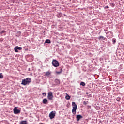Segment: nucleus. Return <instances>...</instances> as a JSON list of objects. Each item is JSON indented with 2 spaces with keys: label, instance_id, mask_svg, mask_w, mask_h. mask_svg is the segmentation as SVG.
<instances>
[{
  "label": "nucleus",
  "instance_id": "1",
  "mask_svg": "<svg viewBox=\"0 0 124 124\" xmlns=\"http://www.w3.org/2000/svg\"><path fill=\"white\" fill-rule=\"evenodd\" d=\"M31 82V79L30 78H26V79H23L22 80L21 85L23 86H26V85H29L30 83Z\"/></svg>",
  "mask_w": 124,
  "mask_h": 124
},
{
  "label": "nucleus",
  "instance_id": "2",
  "mask_svg": "<svg viewBox=\"0 0 124 124\" xmlns=\"http://www.w3.org/2000/svg\"><path fill=\"white\" fill-rule=\"evenodd\" d=\"M72 105L73 108L72 110V112L73 115L76 114V110H77V105L75 103V102H72Z\"/></svg>",
  "mask_w": 124,
  "mask_h": 124
},
{
  "label": "nucleus",
  "instance_id": "3",
  "mask_svg": "<svg viewBox=\"0 0 124 124\" xmlns=\"http://www.w3.org/2000/svg\"><path fill=\"white\" fill-rule=\"evenodd\" d=\"M52 64L53 66H54V67H58V66H59L60 64L59 63V62L57 61V60L54 59L52 61Z\"/></svg>",
  "mask_w": 124,
  "mask_h": 124
},
{
  "label": "nucleus",
  "instance_id": "4",
  "mask_svg": "<svg viewBox=\"0 0 124 124\" xmlns=\"http://www.w3.org/2000/svg\"><path fill=\"white\" fill-rule=\"evenodd\" d=\"M47 98L49 100H53L54 96L53 95V93L52 92H50L48 93Z\"/></svg>",
  "mask_w": 124,
  "mask_h": 124
},
{
  "label": "nucleus",
  "instance_id": "5",
  "mask_svg": "<svg viewBox=\"0 0 124 124\" xmlns=\"http://www.w3.org/2000/svg\"><path fill=\"white\" fill-rule=\"evenodd\" d=\"M13 111L14 114H20V113H21V110H20V109H17V107H15Z\"/></svg>",
  "mask_w": 124,
  "mask_h": 124
},
{
  "label": "nucleus",
  "instance_id": "6",
  "mask_svg": "<svg viewBox=\"0 0 124 124\" xmlns=\"http://www.w3.org/2000/svg\"><path fill=\"white\" fill-rule=\"evenodd\" d=\"M55 116H56V114H55V113H54V111H51L49 115V117L51 120H52V119H54Z\"/></svg>",
  "mask_w": 124,
  "mask_h": 124
},
{
  "label": "nucleus",
  "instance_id": "7",
  "mask_svg": "<svg viewBox=\"0 0 124 124\" xmlns=\"http://www.w3.org/2000/svg\"><path fill=\"white\" fill-rule=\"evenodd\" d=\"M14 50H15V51L16 52V53H18L19 52L18 50H22V47L16 46L14 48Z\"/></svg>",
  "mask_w": 124,
  "mask_h": 124
},
{
  "label": "nucleus",
  "instance_id": "8",
  "mask_svg": "<svg viewBox=\"0 0 124 124\" xmlns=\"http://www.w3.org/2000/svg\"><path fill=\"white\" fill-rule=\"evenodd\" d=\"M83 118V116L81 115L78 114L76 116L77 121H80V119H82Z\"/></svg>",
  "mask_w": 124,
  "mask_h": 124
},
{
  "label": "nucleus",
  "instance_id": "9",
  "mask_svg": "<svg viewBox=\"0 0 124 124\" xmlns=\"http://www.w3.org/2000/svg\"><path fill=\"white\" fill-rule=\"evenodd\" d=\"M55 85H60V84L61 83V81L58 79H55Z\"/></svg>",
  "mask_w": 124,
  "mask_h": 124
},
{
  "label": "nucleus",
  "instance_id": "10",
  "mask_svg": "<svg viewBox=\"0 0 124 124\" xmlns=\"http://www.w3.org/2000/svg\"><path fill=\"white\" fill-rule=\"evenodd\" d=\"M43 103L44 104H48V100L47 99L45 98L43 100Z\"/></svg>",
  "mask_w": 124,
  "mask_h": 124
},
{
  "label": "nucleus",
  "instance_id": "11",
  "mask_svg": "<svg viewBox=\"0 0 124 124\" xmlns=\"http://www.w3.org/2000/svg\"><path fill=\"white\" fill-rule=\"evenodd\" d=\"M106 38L104 37H103V36H100L99 37H98V39L99 40H105Z\"/></svg>",
  "mask_w": 124,
  "mask_h": 124
},
{
  "label": "nucleus",
  "instance_id": "12",
  "mask_svg": "<svg viewBox=\"0 0 124 124\" xmlns=\"http://www.w3.org/2000/svg\"><path fill=\"white\" fill-rule=\"evenodd\" d=\"M51 75V72L48 71L46 72L45 76H49V75Z\"/></svg>",
  "mask_w": 124,
  "mask_h": 124
},
{
  "label": "nucleus",
  "instance_id": "13",
  "mask_svg": "<svg viewBox=\"0 0 124 124\" xmlns=\"http://www.w3.org/2000/svg\"><path fill=\"white\" fill-rule=\"evenodd\" d=\"M62 68H60V71H56L57 74H61L62 73Z\"/></svg>",
  "mask_w": 124,
  "mask_h": 124
},
{
  "label": "nucleus",
  "instance_id": "14",
  "mask_svg": "<svg viewBox=\"0 0 124 124\" xmlns=\"http://www.w3.org/2000/svg\"><path fill=\"white\" fill-rule=\"evenodd\" d=\"M45 43L50 44V43H51V40H50L49 39H46V40L45 41Z\"/></svg>",
  "mask_w": 124,
  "mask_h": 124
},
{
  "label": "nucleus",
  "instance_id": "15",
  "mask_svg": "<svg viewBox=\"0 0 124 124\" xmlns=\"http://www.w3.org/2000/svg\"><path fill=\"white\" fill-rule=\"evenodd\" d=\"M20 124H28V123H27V121H21Z\"/></svg>",
  "mask_w": 124,
  "mask_h": 124
},
{
  "label": "nucleus",
  "instance_id": "16",
  "mask_svg": "<svg viewBox=\"0 0 124 124\" xmlns=\"http://www.w3.org/2000/svg\"><path fill=\"white\" fill-rule=\"evenodd\" d=\"M80 86H82L83 87H85V86H86V83H85V82H81L80 84Z\"/></svg>",
  "mask_w": 124,
  "mask_h": 124
},
{
  "label": "nucleus",
  "instance_id": "17",
  "mask_svg": "<svg viewBox=\"0 0 124 124\" xmlns=\"http://www.w3.org/2000/svg\"><path fill=\"white\" fill-rule=\"evenodd\" d=\"M109 33L111 34L110 35L111 36L113 35V32L112 31H108L106 33V34H109Z\"/></svg>",
  "mask_w": 124,
  "mask_h": 124
},
{
  "label": "nucleus",
  "instance_id": "18",
  "mask_svg": "<svg viewBox=\"0 0 124 124\" xmlns=\"http://www.w3.org/2000/svg\"><path fill=\"white\" fill-rule=\"evenodd\" d=\"M65 98L66 100H69V99H70V96H69V95H66Z\"/></svg>",
  "mask_w": 124,
  "mask_h": 124
},
{
  "label": "nucleus",
  "instance_id": "19",
  "mask_svg": "<svg viewBox=\"0 0 124 124\" xmlns=\"http://www.w3.org/2000/svg\"><path fill=\"white\" fill-rule=\"evenodd\" d=\"M116 39L113 38L112 39V42L113 44H115L116 43Z\"/></svg>",
  "mask_w": 124,
  "mask_h": 124
},
{
  "label": "nucleus",
  "instance_id": "20",
  "mask_svg": "<svg viewBox=\"0 0 124 124\" xmlns=\"http://www.w3.org/2000/svg\"><path fill=\"white\" fill-rule=\"evenodd\" d=\"M3 78V75L2 73H0V79H2Z\"/></svg>",
  "mask_w": 124,
  "mask_h": 124
},
{
  "label": "nucleus",
  "instance_id": "21",
  "mask_svg": "<svg viewBox=\"0 0 124 124\" xmlns=\"http://www.w3.org/2000/svg\"><path fill=\"white\" fill-rule=\"evenodd\" d=\"M110 6H111V7H114L115 6V4L113 3H110Z\"/></svg>",
  "mask_w": 124,
  "mask_h": 124
},
{
  "label": "nucleus",
  "instance_id": "22",
  "mask_svg": "<svg viewBox=\"0 0 124 124\" xmlns=\"http://www.w3.org/2000/svg\"><path fill=\"white\" fill-rule=\"evenodd\" d=\"M5 32H6V31L5 30H2V31H1L0 32V34H2L3 33H4Z\"/></svg>",
  "mask_w": 124,
  "mask_h": 124
},
{
  "label": "nucleus",
  "instance_id": "23",
  "mask_svg": "<svg viewBox=\"0 0 124 124\" xmlns=\"http://www.w3.org/2000/svg\"><path fill=\"white\" fill-rule=\"evenodd\" d=\"M116 100H117V101H120L121 100V98H117Z\"/></svg>",
  "mask_w": 124,
  "mask_h": 124
},
{
  "label": "nucleus",
  "instance_id": "24",
  "mask_svg": "<svg viewBox=\"0 0 124 124\" xmlns=\"http://www.w3.org/2000/svg\"><path fill=\"white\" fill-rule=\"evenodd\" d=\"M60 17H62V15H61V14L58 15V17L60 18Z\"/></svg>",
  "mask_w": 124,
  "mask_h": 124
},
{
  "label": "nucleus",
  "instance_id": "25",
  "mask_svg": "<svg viewBox=\"0 0 124 124\" xmlns=\"http://www.w3.org/2000/svg\"><path fill=\"white\" fill-rule=\"evenodd\" d=\"M83 104H84L85 105H87V102H86V101H83Z\"/></svg>",
  "mask_w": 124,
  "mask_h": 124
},
{
  "label": "nucleus",
  "instance_id": "26",
  "mask_svg": "<svg viewBox=\"0 0 124 124\" xmlns=\"http://www.w3.org/2000/svg\"><path fill=\"white\" fill-rule=\"evenodd\" d=\"M104 8L105 9H106V8H109V6H106Z\"/></svg>",
  "mask_w": 124,
  "mask_h": 124
},
{
  "label": "nucleus",
  "instance_id": "27",
  "mask_svg": "<svg viewBox=\"0 0 124 124\" xmlns=\"http://www.w3.org/2000/svg\"><path fill=\"white\" fill-rule=\"evenodd\" d=\"M43 94L46 95V93H44Z\"/></svg>",
  "mask_w": 124,
  "mask_h": 124
},
{
  "label": "nucleus",
  "instance_id": "28",
  "mask_svg": "<svg viewBox=\"0 0 124 124\" xmlns=\"http://www.w3.org/2000/svg\"><path fill=\"white\" fill-rule=\"evenodd\" d=\"M28 70H29V71H31V69L29 68V69H28Z\"/></svg>",
  "mask_w": 124,
  "mask_h": 124
},
{
  "label": "nucleus",
  "instance_id": "29",
  "mask_svg": "<svg viewBox=\"0 0 124 124\" xmlns=\"http://www.w3.org/2000/svg\"><path fill=\"white\" fill-rule=\"evenodd\" d=\"M108 29V28H106V31Z\"/></svg>",
  "mask_w": 124,
  "mask_h": 124
},
{
  "label": "nucleus",
  "instance_id": "30",
  "mask_svg": "<svg viewBox=\"0 0 124 124\" xmlns=\"http://www.w3.org/2000/svg\"><path fill=\"white\" fill-rule=\"evenodd\" d=\"M88 93H86V94H88Z\"/></svg>",
  "mask_w": 124,
  "mask_h": 124
},
{
  "label": "nucleus",
  "instance_id": "31",
  "mask_svg": "<svg viewBox=\"0 0 124 124\" xmlns=\"http://www.w3.org/2000/svg\"><path fill=\"white\" fill-rule=\"evenodd\" d=\"M64 16H66L65 14H64Z\"/></svg>",
  "mask_w": 124,
  "mask_h": 124
}]
</instances>
